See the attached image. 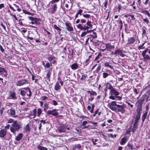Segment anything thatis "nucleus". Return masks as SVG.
Segmentation results:
<instances>
[{
  "label": "nucleus",
  "instance_id": "nucleus-1",
  "mask_svg": "<svg viewBox=\"0 0 150 150\" xmlns=\"http://www.w3.org/2000/svg\"><path fill=\"white\" fill-rule=\"evenodd\" d=\"M59 0H52L47 5L49 7L48 9V13L50 14H54L56 11L57 8L56 3L58 2Z\"/></svg>",
  "mask_w": 150,
  "mask_h": 150
},
{
  "label": "nucleus",
  "instance_id": "nucleus-2",
  "mask_svg": "<svg viewBox=\"0 0 150 150\" xmlns=\"http://www.w3.org/2000/svg\"><path fill=\"white\" fill-rule=\"evenodd\" d=\"M109 94L110 96L109 98L110 99L115 100L117 99L118 100L122 99V97L118 96L120 94V93L114 88L110 91Z\"/></svg>",
  "mask_w": 150,
  "mask_h": 150
},
{
  "label": "nucleus",
  "instance_id": "nucleus-3",
  "mask_svg": "<svg viewBox=\"0 0 150 150\" xmlns=\"http://www.w3.org/2000/svg\"><path fill=\"white\" fill-rule=\"evenodd\" d=\"M21 128V124L17 121H15L13 122L10 127V129L11 132L15 134L16 132L18 131Z\"/></svg>",
  "mask_w": 150,
  "mask_h": 150
},
{
  "label": "nucleus",
  "instance_id": "nucleus-4",
  "mask_svg": "<svg viewBox=\"0 0 150 150\" xmlns=\"http://www.w3.org/2000/svg\"><path fill=\"white\" fill-rule=\"evenodd\" d=\"M67 129L69 130V129L65 125H60V127L59 128L58 130L59 132L62 133L65 132Z\"/></svg>",
  "mask_w": 150,
  "mask_h": 150
},
{
  "label": "nucleus",
  "instance_id": "nucleus-5",
  "mask_svg": "<svg viewBox=\"0 0 150 150\" xmlns=\"http://www.w3.org/2000/svg\"><path fill=\"white\" fill-rule=\"evenodd\" d=\"M55 109H53L52 110H48L46 113L47 115H52L54 116H57L58 115V113L55 112Z\"/></svg>",
  "mask_w": 150,
  "mask_h": 150
},
{
  "label": "nucleus",
  "instance_id": "nucleus-6",
  "mask_svg": "<svg viewBox=\"0 0 150 150\" xmlns=\"http://www.w3.org/2000/svg\"><path fill=\"white\" fill-rule=\"evenodd\" d=\"M28 82L27 80L24 79L18 81L16 85L18 86H22L24 85L28 84Z\"/></svg>",
  "mask_w": 150,
  "mask_h": 150
},
{
  "label": "nucleus",
  "instance_id": "nucleus-7",
  "mask_svg": "<svg viewBox=\"0 0 150 150\" xmlns=\"http://www.w3.org/2000/svg\"><path fill=\"white\" fill-rule=\"evenodd\" d=\"M114 54L116 56H117L118 54H120L121 57H124L125 55L123 53L122 51L119 49H118L115 50L114 53Z\"/></svg>",
  "mask_w": 150,
  "mask_h": 150
},
{
  "label": "nucleus",
  "instance_id": "nucleus-8",
  "mask_svg": "<svg viewBox=\"0 0 150 150\" xmlns=\"http://www.w3.org/2000/svg\"><path fill=\"white\" fill-rule=\"evenodd\" d=\"M116 106L117 108L118 111L122 113H124L125 112V111L123 105H116Z\"/></svg>",
  "mask_w": 150,
  "mask_h": 150
},
{
  "label": "nucleus",
  "instance_id": "nucleus-9",
  "mask_svg": "<svg viewBox=\"0 0 150 150\" xmlns=\"http://www.w3.org/2000/svg\"><path fill=\"white\" fill-rule=\"evenodd\" d=\"M28 18L31 21V22L30 23L33 24L36 23L38 21V19L36 18L29 16Z\"/></svg>",
  "mask_w": 150,
  "mask_h": 150
},
{
  "label": "nucleus",
  "instance_id": "nucleus-10",
  "mask_svg": "<svg viewBox=\"0 0 150 150\" xmlns=\"http://www.w3.org/2000/svg\"><path fill=\"white\" fill-rule=\"evenodd\" d=\"M105 45L106 47V49L107 50H112L115 48V46L114 45H111L110 43H105Z\"/></svg>",
  "mask_w": 150,
  "mask_h": 150
},
{
  "label": "nucleus",
  "instance_id": "nucleus-11",
  "mask_svg": "<svg viewBox=\"0 0 150 150\" xmlns=\"http://www.w3.org/2000/svg\"><path fill=\"white\" fill-rule=\"evenodd\" d=\"M135 40V38L133 37L129 38L127 40V45H131L133 44Z\"/></svg>",
  "mask_w": 150,
  "mask_h": 150
},
{
  "label": "nucleus",
  "instance_id": "nucleus-12",
  "mask_svg": "<svg viewBox=\"0 0 150 150\" xmlns=\"http://www.w3.org/2000/svg\"><path fill=\"white\" fill-rule=\"evenodd\" d=\"M7 133L6 129H3L0 130V137H4Z\"/></svg>",
  "mask_w": 150,
  "mask_h": 150
},
{
  "label": "nucleus",
  "instance_id": "nucleus-13",
  "mask_svg": "<svg viewBox=\"0 0 150 150\" xmlns=\"http://www.w3.org/2000/svg\"><path fill=\"white\" fill-rule=\"evenodd\" d=\"M116 105H117L115 103V101H112V102L111 104L110 105V108L113 111H115L117 109V108L116 107Z\"/></svg>",
  "mask_w": 150,
  "mask_h": 150
},
{
  "label": "nucleus",
  "instance_id": "nucleus-14",
  "mask_svg": "<svg viewBox=\"0 0 150 150\" xmlns=\"http://www.w3.org/2000/svg\"><path fill=\"white\" fill-rule=\"evenodd\" d=\"M48 59L51 63L54 64L56 59V58L54 57L50 56L48 57Z\"/></svg>",
  "mask_w": 150,
  "mask_h": 150
},
{
  "label": "nucleus",
  "instance_id": "nucleus-15",
  "mask_svg": "<svg viewBox=\"0 0 150 150\" xmlns=\"http://www.w3.org/2000/svg\"><path fill=\"white\" fill-rule=\"evenodd\" d=\"M65 25L66 26V29L68 31H73V28L72 27L70 26L69 24L67 22L65 23Z\"/></svg>",
  "mask_w": 150,
  "mask_h": 150
},
{
  "label": "nucleus",
  "instance_id": "nucleus-16",
  "mask_svg": "<svg viewBox=\"0 0 150 150\" xmlns=\"http://www.w3.org/2000/svg\"><path fill=\"white\" fill-rule=\"evenodd\" d=\"M142 110V104L140 103H138L137 106V114H141V111Z\"/></svg>",
  "mask_w": 150,
  "mask_h": 150
},
{
  "label": "nucleus",
  "instance_id": "nucleus-17",
  "mask_svg": "<svg viewBox=\"0 0 150 150\" xmlns=\"http://www.w3.org/2000/svg\"><path fill=\"white\" fill-rule=\"evenodd\" d=\"M30 128L29 125L28 124L26 125L24 128L23 132H30Z\"/></svg>",
  "mask_w": 150,
  "mask_h": 150
},
{
  "label": "nucleus",
  "instance_id": "nucleus-18",
  "mask_svg": "<svg viewBox=\"0 0 150 150\" xmlns=\"http://www.w3.org/2000/svg\"><path fill=\"white\" fill-rule=\"evenodd\" d=\"M23 134L22 133L19 134L16 137L15 139L17 141H20L23 137Z\"/></svg>",
  "mask_w": 150,
  "mask_h": 150
},
{
  "label": "nucleus",
  "instance_id": "nucleus-19",
  "mask_svg": "<svg viewBox=\"0 0 150 150\" xmlns=\"http://www.w3.org/2000/svg\"><path fill=\"white\" fill-rule=\"evenodd\" d=\"M52 72L51 70H47V73L46 75V78L49 81H50V77L51 74Z\"/></svg>",
  "mask_w": 150,
  "mask_h": 150
},
{
  "label": "nucleus",
  "instance_id": "nucleus-20",
  "mask_svg": "<svg viewBox=\"0 0 150 150\" xmlns=\"http://www.w3.org/2000/svg\"><path fill=\"white\" fill-rule=\"evenodd\" d=\"M9 96L11 97L10 98L11 99L15 100L17 98V97L16 96L15 93L13 92H11L9 94Z\"/></svg>",
  "mask_w": 150,
  "mask_h": 150
},
{
  "label": "nucleus",
  "instance_id": "nucleus-21",
  "mask_svg": "<svg viewBox=\"0 0 150 150\" xmlns=\"http://www.w3.org/2000/svg\"><path fill=\"white\" fill-rule=\"evenodd\" d=\"M138 124L134 123L133 127L132 129V132H134L137 130V126L138 125Z\"/></svg>",
  "mask_w": 150,
  "mask_h": 150
},
{
  "label": "nucleus",
  "instance_id": "nucleus-22",
  "mask_svg": "<svg viewBox=\"0 0 150 150\" xmlns=\"http://www.w3.org/2000/svg\"><path fill=\"white\" fill-rule=\"evenodd\" d=\"M60 88L61 86L59 83V82H57L54 86V89L55 90L58 91L60 89Z\"/></svg>",
  "mask_w": 150,
  "mask_h": 150
},
{
  "label": "nucleus",
  "instance_id": "nucleus-23",
  "mask_svg": "<svg viewBox=\"0 0 150 150\" xmlns=\"http://www.w3.org/2000/svg\"><path fill=\"white\" fill-rule=\"evenodd\" d=\"M140 116H141L140 114H137V115L136 116V118H135L134 123H138V124L139 123L138 121L140 118Z\"/></svg>",
  "mask_w": 150,
  "mask_h": 150
},
{
  "label": "nucleus",
  "instance_id": "nucleus-24",
  "mask_svg": "<svg viewBox=\"0 0 150 150\" xmlns=\"http://www.w3.org/2000/svg\"><path fill=\"white\" fill-rule=\"evenodd\" d=\"M79 67V66L77 63H74L73 64H72L71 66V68L73 70H75L77 69L78 67Z\"/></svg>",
  "mask_w": 150,
  "mask_h": 150
},
{
  "label": "nucleus",
  "instance_id": "nucleus-25",
  "mask_svg": "<svg viewBox=\"0 0 150 150\" xmlns=\"http://www.w3.org/2000/svg\"><path fill=\"white\" fill-rule=\"evenodd\" d=\"M106 88H107L108 89H109L111 91L114 88L112 86V85L110 83H107L106 84Z\"/></svg>",
  "mask_w": 150,
  "mask_h": 150
},
{
  "label": "nucleus",
  "instance_id": "nucleus-26",
  "mask_svg": "<svg viewBox=\"0 0 150 150\" xmlns=\"http://www.w3.org/2000/svg\"><path fill=\"white\" fill-rule=\"evenodd\" d=\"M127 138L125 137H123L121 140L120 143L121 145H123L126 142Z\"/></svg>",
  "mask_w": 150,
  "mask_h": 150
},
{
  "label": "nucleus",
  "instance_id": "nucleus-27",
  "mask_svg": "<svg viewBox=\"0 0 150 150\" xmlns=\"http://www.w3.org/2000/svg\"><path fill=\"white\" fill-rule=\"evenodd\" d=\"M10 113L8 114L10 116L13 115L15 114V110L13 108H11L10 109Z\"/></svg>",
  "mask_w": 150,
  "mask_h": 150
},
{
  "label": "nucleus",
  "instance_id": "nucleus-28",
  "mask_svg": "<svg viewBox=\"0 0 150 150\" xmlns=\"http://www.w3.org/2000/svg\"><path fill=\"white\" fill-rule=\"evenodd\" d=\"M87 93H89L91 96L92 95H95L96 96L97 95V93L96 92L92 91H87Z\"/></svg>",
  "mask_w": 150,
  "mask_h": 150
},
{
  "label": "nucleus",
  "instance_id": "nucleus-29",
  "mask_svg": "<svg viewBox=\"0 0 150 150\" xmlns=\"http://www.w3.org/2000/svg\"><path fill=\"white\" fill-rule=\"evenodd\" d=\"M0 73L3 74L4 75H6L7 72L6 70L1 67H0Z\"/></svg>",
  "mask_w": 150,
  "mask_h": 150
},
{
  "label": "nucleus",
  "instance_id": "nucleus-30",
  "mask_svg": "<svg viewBox=\"0 0 150 150\" xmlns=\"http://www.w3.org/2000/svg\"><path fill=\"white\" fill-rule=\"evenodd\" d=\"M37 148L38 149L40 150H47V148L44 147L43 146H42L39 145H38Z\"/></svg>",
  "mask_w": 150,
  "mask_h": 150
},
{
  "label": "nucleus",
  "instance_id": "nucleus-31",
  "mask_svg": "<svg viewBox=\"0 0 150 150\" xmlns=\"http://www.w3.org/2000/svg\"><path fill=\"white\" fill-rule=\"evenodd\" d=\"M104 65L105 67H108L111 69H114L113 67L112 66L110 65L109 64V63L108 62H105Z\"/></svg>",
  "mask_w": 150,
  "mask_h": 150
},
{
  "label": "nucleus",
  "instance_id": "nucleus-32",
  "mask_svg": "<svg viewBox=\"0 0 150 150\" xmlns=\"http://www.w3.org/2000/svg\"><path fill=\"white\" fill-rule=\"evenodd\" d=\"M149 0H139L138 2L141 3L142 2L145 5H146Z\"/></svg>",
  "mask_w": 150,
  "mask_h": 150
},
{
  "label": "nucleus",
  "instance_id": "nucleus-33",
  "mask_svg": "<svg viewBox=\"0 0 150 150\" xmlns=\"http://www.w3.org/2000/svg\"><path fill=\"white\" fill-rule=\"evenodd\" d=\"M144 59L145 60H147L149 59H150V57L147 54H145L144 56H143Z\"/></svg>",
  "mask_w": 150,
  "mask_h": 150
},
{
  "label": "nucleus",
  "instance_id": "nucleus-34",
  "mask_svg": "<svg viewBox=\"0 0 150 150\" xmlns=\"http://www.w3.org/2000/svg\"><path fill=\"white\" fill-rule=\"evenodd\" d=\"M77 28L81 30H83V26L81 24H79L76 25Z\"/></svg>",
  "mask_w": 150,
  "mask_h": 150
},
{
  "label": "nucleus",
  "instance_id": "nucleus-35",
  "mask_svg": "<svg viewBox=\"0 0 150 150\" xmlns=\"http://www.w3.org/2000/svg\"><path fill=\"white\" fill-rule=\"evenodd\" d=\"M143 13L146 15H147L149 17H150V13L148 10L144 11H143Z\"/></svg>",
  "mask_w": 150,
  "mask_h": 150
},
{
  "label": "nucleus",
  "instance_id": "nucleus-36",
  "mask_svg": "<svg viewBox=\"0 0 150 150\" xmlns=\"http://www.w3.org/2000/svg\"><path fill=\"white\" fill-rule=\"evenodd\" d=\"M86 25L88 26L89 27V28H92V25L91 24V22L88 21L86 23Z\"/></svg>",
  "mask_w": 150,
  "mask_h": 150
},
{
  "label": "nucleus",
  "instance_id": "nucleus-37",
  "mask_svg": "<svg viewBox=\"0 0 150 150\" xmlns=\"http://www.w3.org/2000/svg\"><path fill=\"white\" fill-rule=\"evenodd\" d=\"M20 94L22 96H24L26 95V92L25 91H24L21 90L20 91Z\"/></svg>",
  "mask_w": 150,
  "mask_h": 150
},
{
  "label": "nucleus",
  "instance_id": "nucleus-38",
  "mask_svg": "<svg viewBox=\"0 0 150 150\" xmlns=\"http://www.w3.org/2000/svg\"><path fill=\"white\" fill-rule=\"evenodd\" d=\"M119 25L118 26L120 27V30H121L122 28V20H120L119 23Z\"/></svg>",
  "mask_w": 150,
  "mask_h": 150
},
{
  "label": "nucleus",
  "instance_id": "nucleus-39",
  "mask_svg": "<svg viewBox=\"0 0 150 150\" xmlns=\"http://www.w3.org/2000/svg\"><path fill=\"white\" fill-rule=\"evenodd\" d=\"M87 77V74H84L81 77V80H85L86 78Z\"/></svg>",
  "mask_w": 150,
  "mask_h": 150
},
{
  "label": "nucleus",
  "instance_id": "nucleus-40",
  "mask_svg": "<svg viewBox=\"0 0 150 150\" xmlns=\"http://www.w3.org/2000/svg\"><path fill=\"white\" fill-rule=\"evenodd\" d=\"M42 111L41 108H39L38 109V117H39L40 114L42 113Z\"/></svg>",
  "mask_w": 150,
  "mask_h": 150
},
{
  "label": "nucleus",
  "instance_id": "nucleus-41",
  "mask_svg": "<svg viewBox=\"0 0 150 150\" xmlns=\"http://www.w3.org/2000/svg\"><path fill=\"white\" fill-rule=\"evenodd\" d=\"M91 36L93 38H96L97 37L96 33L95 32H93V34L91 35Z\"/></svg>",
  "mask_w": 150,
  "mask_h": 150
},
{
  "label": "nucleus",
  "instance_id": "nucleus-42",
  "mask_svg": "<svg viewBox=\"0 0 150 150\" xmlns=\"http://www.w3.org/2000/svg\"><path fill=\"white\" fill-rule=\"evenodd\" d=\"M54 28L57 30H59L60 31L61 29L58 27L56 25H53Z\"/></svg>",
  "mask_w": 150,
  "mask_h": 150
},
{
  "label": "nucleus",
  "instance_id": "nucleus-43",
  "mask_svg": "<svg viewBox=\"0 0 150 150\" xmlns=\"http://www.w3.org/2000/svg\"><path fill=\"white\" fill-rule=\"evenodd\" d=\"M109 75V74L106 72H104L103 73V77L104 78H107Z\"/></svg>",
  "mask_w": 150,
  "mask_h": 150
},
{
  "label": "nucleus",
  "instance_id": "nucleus-44",
  "mask_svg": "<svg viewBox=\"0 0 150 150\" xmlns=\"http://www.w3.org/2000/svg\"><path fill=\"white\" fill-rule=\"evenodd\" d=\"M51 65V64H50L49 63H47L45 64V68H49L50 67Z\"/></svg>",
  "mask_w": 150,
  "mask_h": 150
},
{
  "label": "nucleus",
  "instance_id": "nucleus-45",
  "mask_svg": "<svg viewBox=\"0 0 150 150\" xmlns=\"http://www.w3.org/2000/svg\"><path fill=\"white\" fill-rule=\"evenodd\" d=\"M5 108L4 107H2L1 108H0V112L1 115H2L3 114V111L4 110Z\"/></svg>",
  "mask_w": 150,
  "mask_h": 150
},
{
  "label": "nucleus",
  "instance_id": "nucleus-46",
  "mask_svg": "<svg viewBox=\"0 0 150 150\" xmlns=\"http://www.w3.org/2000/svg\"><path fill=\"white\" fill-rule=\"evenodd\" d=\"M83 30H88L90 28H89V27L87 25L86 26L85 25H84V26H83Z\"/></svg>",
  "mask_w": 150,
  "mask_h": 150
},
{
  "label": "nucleus",
  "instance_id": "nucleus-47",
  "mask_svg": "<svg viewBox=\"0 0 150 150\" xmlns=\"http://www.w3.org/2000/svg\"><path fill=\"white\" fill-rule=\"evenodd\" d=\"M13 5L17 8V11H18L19 12H20L21 11V9L19 8V6L17 5H16V4H13Z\"/></svg>",
  "mask_w": 150,
  "mask_h": 150
},
{
  "label": "nucleus",
  "instance_id": "nucleus-48",
  "mask_svg": "<svg viewBox=\"0 0 150 150\" xmlns=\"http://www.w3.org/2000/svg\"><path fill=\"white\" fill-rule=\"evenodd\" d=\"M90 15L88 14H84L83 15V16L84 18H88L90 17Z\"/></svg>",
  "mask_w": 150,
  "mask_h": 150
},
{
  "label": "nucleus",
  "instance_id": "nucleus-49",
  "mask_svg": "<svg viewBox=\"0 0 150 150\" xmlns=\"http://www.w3.org/2000/svg\"><path fill=\"white\" fill-rule=\"evenodd\" d=\"M23 12L25 14H27L28 15H30L32 14L31 13L28 11L25 10H23Z\"/></svg>",
  "mask_w": 150,
  "mask_h": 150
},
{
  "label": "nucleus",
  "instance_id": "nucleus-50",
  "mask_svg": "<svg viewBox=\"0 0 150 150\" xmlns=\"http://www.w3.org/2000/svg\"><path fill=\"white\" fill-rule=\"evenodd\" d=\"M144 44L145 43H144L142 44V45H140V46H139L138 47V49L139 50H140L141 49H144V47H143V46L144 45Z\"/></svg>",
  "mask_w": 150,
  "mask_h": 150
},
{
  "label": "nucleus",
  "instance_id": "nucleus-51",
  "mask_svg": "<svg viewBox=\"0 0 150 150\" xmlns=\"http://www.w3.org/2000/svg\"><path fill=\"white\" fill-rule=\"evenodd\" d=\"M127 146L130 148L131 150H133L134 148L133 146L130 144L128 143L127 144Z\"/></svg>",
  "mask_w": 150,
  "mask_h": 150
},
{
  "label": "nucleus",
  "instance_id": "nucleus-52",
  "mask_svg": "<svg viewBox=\"0 0 150 150\" xmlns=\"http://www.w3.org/2000/svg\"><path fill=\"white\" fill-rule=\"evenodd\" d=\"M143 20L147 24H148L149 23V21L148 20L147 18L144 19Z\"/></svg>",
  "mask_w": 150,
  "mask_h": 150
},
{
  "label": "nucleus",
  "instance_id": "nucleus-53",
  "mask_svg": "<svg viewBox=\"0 0 150 150\" xmlns=\"http://www.w3.org/2000/svg\"><path fill=\"white\" fill-rule=\"evenodd\" d=\"M44 106L45 108H48L49 106V103L47 102L45 103H44Z\"/></svg>",
  "mask_w": 150,
  "mask_h": 150
},
{
  "label": "nucleus",
  "instance_id": "nucleus-54",
  "mask_svg": "<svg viewBox=\"0 0 150 150\" xmlns=\"http://www.w3.org/2000/svg\"><path fill=\"white\" fill-rule=\"evenodd\" d=\"M87 34V33L86 31L82 32L81 35V36L82 37L86 35Z\"/></svg>",
  "mask_w": 150,
  "mask_h": 150
},
{
  "label": "nucleus",
  "instance_id": "nucleus-55",
  "mask_svg": "<svg viewBox=\"0 0 150 150\" xmlns=\"http://www.w3.org/2000/svg\"><path fill=\"white\" fill-rule=\"evenodd\" d=\"M148 49H147L143 51L142 53V56H144V55L146 54V53L148 51Z\"/></svg>",
  "mask_w": 150,
  "mask_h": 150
},
{
  "label": "nucleus",
  "instance_id": "nucleus-56",
  "mask_svg": "<svg viewBox=\"0 0 150 150\" xmlns=\"http://www.w3.org/2000/svg\"><path fill=\"white\" fill-rule=\"evenodd\" d=\"M83 11V10L80 9L78 10V12H77V14H80V15H81V13Z\"/></svg>",
  "mask_w": 150,
  "mask_h": 150
},
{
  "label": "nucleus",
  "instance_id": "nucleus-57",
  "mask_svg": "<svg viewBox=\"0 0 150 150\" xmlns=\"http://www.w3.org/2000/svg\"><path fill=\"white\" fill-rule=\"evenodd\" d=\"M33 115L34 116H35L36 115V109H34L33 111Z\"/></svg>",
  "mask_w": 150,
  "mask_h": 150
},
{
  "label": "nucleus",
  "instance_id": "nucleus-58",
  "mask_svg": "<svg viewBox=\"0 0 150 150\" xmlns=\"http://www.w3.org/2000/svg\"><path fill=\"white\" fill-rule=\"evenodd\" d=\"M47 97L46 96H43L41 97V99L42 100L44 101L47 99Z\"/></svg>",
  "mask_w": 150,
  "mask_h": 150
},
{
  "label": "nucleus",
  "instance_id": "nucleus-59",
  "mask_svg": "<svg viewBox=\"0 0 150 150\" xmlns=\"http://www.w3.org/2000/svg\"><path fill=\"white\" fill-rule=\"evenodd\" d=\"M53 104L54 105H56L58 104L57 103L55 100H52Z\"/></svg>",
  "mask_w": 150,
  "mask_h": 150
},
{
  "label": "nucleus",
  "instance_id": "nucleus-60",
  "mask_svg": "<svg viewBox=\"0 0 150 150\" xmlns=\"http://www.w3.org/2000/svg\"><path fill=\"white\" fill-rule=\"evenodd\" d=\"M0 25L1 26L3 27L4 30H6V27L3 24V23H1Z\"/></svg>",
  "mask_w": 150,
  "mask_h": 150
},
{
  "label": "nucleus",
  "instance_id": "nucleus-61",
  "mask_svg": "<svg viewBox=\"0 0 150 150\" xmlns=\"http://www.w3.org/2000/svg\"><path fill=\"white\" fill-rule=\"evenodd\" d=\"M128 16L131 17L132 19L133 20H134L135 19V18L134 17V16L132 15L128 14Z\"/></svg>",
  "mask_w": 150,
  "mask_h": 150
},
{
  "label": "nucleus",
  "instance_id": "nucleus-62",
  "mask_svg": "<svg viewBox=\"0 0 150 150\" xmlns=\"http://www.w3.org/2000/svg\"><path fill=\"white\" fill-rule=\"evenodd\" d=\"M4 7V4H0V9Z\"/></svg>",
  "mask_w": 150,
  "mask_h": 150
},
{
  "label": "nucleus",
  "instance_id": "nucleus-63",
  "mask_svg": "<svg viewBox=\"0 0 150 150\" xmlns=\"http://www.w3.org/2000/svg\"><path fill=\"white\" fill-rule=\"evenodd\" d=\"M87 123H88V122H87V121H83L82 122V125H83V126H85L86 125V124H87Z\"/></svg>",
  "mask_w": 150,
  "mask_h": 150
},
{
  "label": "nucleus",
  "instance_id": "nucleus-64",
  "mask_svg": "<svg viewBox=\"0 0 150 150\" xmlns=\"http://www.w3.org/2000/svg\"><path fill=\"white\" fill-rule=\"evenodd\" d=\"M101 68V66L99 65L97 68L96 71L97 72L99 71Z\"/></svg>",
  "mask_w": 150,
  "mask_h": 150
}]
</instances>
